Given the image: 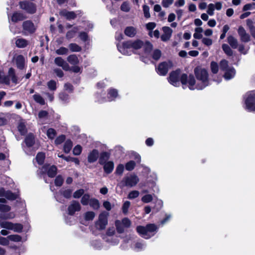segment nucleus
<instances>
[{
	"label": "nucleus",
	"mask_w": 255,
	"mask_h": 255,
	"mask_svg": "<svg viewBox=\"0 0 255 255\" xmlns=\"http://www.w3.org/2000/svg\"><path fill=\"white\" fill-rule=\"evenodd\" d=\"M117 47L119 51L124 55H130L134 50L143 48L144 51L145 58L144 56L141 57V60L144 63H147L150 57L149 53L152 49V45L149 42H146L145 43L140 40H128L123 43L122 44H118Z\"/></svg>",
	"instance_id": "f257e3e1"
},
{
	"label": "nucleus",
	"mask_w": 255,
	"mask_h": 255,
	"mask_svg": "<svg viewBox=\"0 0 255 255\" xmlns=\"http://www.w3.org/2000/svg\"><path fill=\"white\" fill-rule=\"evenodd\" d=\"M180 80L182 85L188 84L189 88L192 90L195 89V79L192 75L188 76L185 74H182L180 77V70L172 71L170 73L168 78V82L175 87L180 85Z\"/></svg>",
	"instance_id": "f03ea898"
},
{
	"label": "nucleus",
	"mask_w": 255,
	"mask_h": 255,
	"mask_svg": "<svg viewBox=\"0 0 255 255\" xmlns=\"http://www.w3.org/2000/svg\"><path fill=\"white\" fill-rule=\"evenodd\" d=\"M158 227L154 224H148L146 226H139L136 227L137 233L143 238L149 239L158 232Z\"/></svg>",
	"instance_id": "7ed1b4c3"
},
{
	"label": "nucleus",
	"mask_w": 255,
	"mask_h": 255,
	"mask_svg": "<svg viewBox=\"0 0 255 255\" xmlns=\"http://www.w3.org/2000/svg\"><path fill=\"white\" fill-rule=\"evenodd\" d=\"M194 73L197 79L200 81L202 84H198L195 88L198 90H202L205 88L207 85V70L206 68L200 66L196 67L194 69Z\"/></svg>",
	"instance_id": "20e7f679"
},
{
	"label": "nucleus",
	"mask_w": 255,
	"mask_h": 255,
	"mask_svg": "<svg viewBox=\"0 0 255 255\" xmlns=\"http://www.w3.org/2000/svg\"><path fill=\"white\" fill-rule=\"evenodd\" d=\"M139 181V179L135 174L128 173L123 177L118 185L122 189L125 187L131 188L136 186Z\"/></svg>",
	"instance_id": "39448f33"
},
{
	"label": "nucleus",
	"mask_w": 255,
	"mask_h": 255,
	"mask_svg": "<svg viewBox=\"0 0 255 255\" xmlns=\"http://www.w3.org/2000/svg\"><path fill=\"white\" fill-rule=\"evenodd\" d=\"M10 80L15 84L17 82V78L13 68H10L7 74H6L3 71H0V83L9 85Z\"/></svg>",
	"instance_id": "423d86ee"
},
{
	"label": "nucleus",
	"mask_w": 255,
	"mask_h": 255,
	"mask_svg": "<svg viewBox=\"0 0 255 255\" xmlns=\"http://www.w3.org/2000/svg\"><path fill=\"white\" fill-rule=\"evenodd\" d=\"M245 109L249 111H255V91L248 92L245 96Z\"/></svg>",
	"instance_id": "0eeeda50"
},
{
	"label": "nucleus",
	"mask_w": 255,
	"mask_h": 255,
	"mask_svg": "<svg viewBox=\"0 0 255 255\" xmlns=\"http://www.w3.org/2000/svg\"><path fill=\"white\" fill-rule=\"evenodd\" d=\"M20 8L26 12L33 14L36 11V5L35 3L27 0L21 1L19 2Z\"/></svg>",
	"instance_id": "6e6552de"
},
{
	"label": "nucleus",
	"mask_w": 255,
	"mask_h": 255,
	"mask_svg": "<svg viewBox=\"0 0 255 255\" xmlns=\"http://www.w3.org/2000/svg\"><path fill=\"white\" fill-rule=\"evenodd\" d=\"M108 213L106 212L101 213L99 216L98 220L96 223V228L99 230L104 229L108 224Z\"/></svg>",
	"instance_id": "1a4fd4ad"
},
{
	"label": "nucleus",
	"mask_w": 255,
	"mask_h": 255,
	"mask_svg": "<svg viewBox=\"0 0 255 255\" xmlns=\"http://www.w3.org/2000/svg\"><path fill=\"white\" fill-rule=\"evenodd\" d=\"M118 92L117 89L111 88L109 90L108 93L107 99H105L101 97V95L99 94H97V98L98 102L100 103L106 101H112L116 99L118 97Z\"/></svg>",
	"instance_id": "9d476101"
},
{
	"label": "nucleus",
	"mask_w": 255,
	"mask_h": 255,
	"mask_svg": "<svg viewBox=\"0 0 255 255\" xmlns=\"http://www.w3.org/2000/svg\"><path fill=\"white\" fill-rule=\"evenodd\" d=\"M39 173L41 174L47 173L49 177H53L56 174L57 168L54 165L49 166L48 165H45L40 169Z\"/></svg>",
	"instance_id": "9b49d317"
},
{
	"label": "nucleus",
	"mask_w": 255,
	"mask_h": 255,
	"mask_svg": "<svg viewBox=\"0 0 255 255\" xmlns=\"http://www.w3.org/2000/svg\"><path fill=\"white\" fill-rule=\"evenodd\" d=\"M171 66L170 62H163L160 63L156 69L157 73L161 76H165L168 72L169 69Z\"/></svg>",
	"instance_id": "f8f14e48"
},
{
	"label": "nucleus",
	"mask_w": 255,
	"mask_h": 255,
	"mask_svg": "<svg viewBox=\"0 0 255 255\" xmlns=\"http://www.w3.org/2000/svg\"><path fill=\"white\" fill-rule=\"evenodd\" d=\"M81 209L80 203L77 201L73 200L68 207V214L70 215H73L76 212L80 211Z\"/></svg>",
	"instance_id": "ddd939ff"
},
{
	"label": "nucleus",
	"mask_w": 255,
	"mask_h": 255,
	"mask_svg": "<svg viewBox=\"0 0 255 255\" xmlns=\"http://www.w3.org/2000/svg\"><path fill=\"white\" fill-rule=\"evenodd\" d=\"M54 63L58 66L62 67L65 71L70 70V66L68 63L61 57L55 58Z\"/></svg>",
	"instance_id": "4468645a"
},
{
	"label": "nucleus",
	"mask_w": 255,
	"mask_h": 255,
	"mask_svg": "<svg viewBox=\"0 0 255 255\" xmlns=\"http://www.w3.org/2000/svg\"><path fill=\"white\" fill-rule=\"evenodd\" d=\"M163 33L161 36V39L163 41H167L170 38L172 30L168 26H164L162 27Z\"/></svg>",
	"instance_id": "2eb2a0df"
},
{
	"label": "nucleus",
	"mask_w": 255,
	"mask_h": 255,
	"mask_svg": "<svg viewBox=\"0 0 255 255\" xmlns=\"http://www.w3.org/2000/svg\"><path fill=\"white\" fill-rule=\"evenodd\" d=\"M238 31L242 41L247 42L250 40L249 34L246 32V30L242 26L239 27Z\"/></svg>",
	"instance_id": "dca6fc26"
},
{
	"label": "nucleus",
	"mask_w": 255,
	"mask_h": 255,
	"mask_svg": "<svg viewBox=\"0 0 255 255\" xmlns=\"http://www.w3.org/2000/svg\"><path fill=\"white\" fill-rule=\"evenodd\" d=\"M14 60L16 63L17 67L19 69H23L25 66V58L21 55H15Z\"/></svg>",
	"instance_id": "f3484780"
},
{
	"label": "nucleus",
	"mask_w": 255,
	"mask_h": 255,
	"mask_svg": "<svg viewBox=\"0 0 255 255\" xmlns=\"http://www.w3.org/2000/svg\"><path fill=\"white\" fill-rule=\"evenodd\" d=\"M23 29L28 33H33L35 30L33 23L29 20L25 21L23 23Z\"/></svg>",
	"instance_id": "a211bd4d"
},
{
	"label": "nucleus",
	"mask_w": 255,
	"mask_h": 255,
	"mask_svg": "<svg viewBox=\"0 0 255 255\" xmlns=\"http://www.w3.org/2000/svg\"><path fill=\"white\" fill-rule=\"evenodd\" d=\"M99 156V152L97 149L92 150L88 154V161L90 163H93L97 161Z\"/></svg>",
	"instance_id": "6ab92c4d"
},
{
	"label": "nucleus",
	"mask_w": 255,
	"mask_h": 255,
	"mask_svg": "<svg viewBox=\"0 0 255 255\" xmlns=\"http://www.w3.org/2000/svg\"><path fill=\"white\" fill-rule=\"evenodd\" d=\"M124 33L129 37H133L137 33V29L133 26H127L125 29Z\"/></svg>",
	"instance_id": "aec40b11"
},
{
	"label": "nucleus",
	"mask_w": 255,
	"mask_h": 255,
	"mask_svg": "<svg viewBox=\"0 0 255 255\" xmlns=\"http://www.w3.org/2000/svg\"><path fill=\"white\" fill-rule=\"evenodd\" d=\"M224 72V77L227 80H229L233 78L236 74V71L235 69L232 67L228 68Z\"/></svg>",
	"instance_id": "412c9836"
},
{
	"label": "nucleus",
	"mask_w": 255,
	"mask_h": 255,
	"mask_svg": "<svg viewBox=\"0 0 255 255\" xmlns=\"http://www.w3.org/2000/svg\"><path fill=\"white\" fill-rule=\"evenodd\" d=\"M222 4L220 2L216 3H210L208 4V14L212 15L214 9L220 10L222 8Z\"/></svg>",
	"instance_id": "4be33fe9"
},
{
	"label": "nucleus",
	"mask_w": 255,
	"mask_h": 255,
	"mask_svg": "<svg viewBox=\"0 0 255 255\" xmlns=\"http://www.w3.org/2000/svg\"><path fill=\"white\" fill-rule=\"evenodd\" d=\"M110 156V154L108 152H102L99 154V162L101 165H104L108 162Z\"/></svg>",
	"instance_id": "5701e85b"
},
{
	"label": "nucleus",
	"mask_w": 255,
	"mask_h": 255,
	"mask_svg": "<svg viewBox=\"0 0 255 255\" xmlns=\"http://www.w3.org/2000/svg\"><path fill=\"white\" fill-rule=\"evenodd\" d=\"M25 18V17L22 13L15 12L12 14L11 20L12 22H16L18 21H21Z\"/></svg>",
	"instance_id": "b1692460"
},
{
	"label": "nucleus",
	"mask_w": 255,
	"mask_h": 255,
	"mask_svg": "<svg viewBox=\"0 0 255 255\" xmlns=\"http://www.w3.org/2000/svg\"><path fill=\"white\" fill-rule=\"evenodd\" d=\"M24 141L27 148L31 147L34 143V137L33 134L29 133L26 136Z\"/></svg>",
	"instance_id": "393cba45"
},
{
	"label": "nucleus",
	"mask_w": 255,
	"mask_h": 255,
	"mask_svg": "<svg viewBox=\"0 0 255 255\" xmlns=\"http://www.w3.org/2000/svg\"><path fill=\"white\" fill-rule=\"evenodd\" d=\"M15 43L18 48H23L28 44V41L24 38H18L15 40Z\"/></svg>",
	"instance_id": "a878e982"
},
{
	"label": "nucleus",
	"mask_w": 255,
	"mask_h": 255,
	"mask_svg": "<svg viewBox=\"0 0 255 255\" xmlns=\"http://www.w3.org/2000/svg\"><path fill=\"white\" fill-rule=\"evenodd\" d=\"M114 168V163L113 161H108L106 163L104 164V171L107 174L111 173L113 171Z\"/></svg>",
	"instance_id": "bb28decb"
},
{
	"label": "nucleus",
	"mask_w": 255,
	"mask_h": 255,
	"mask_svg": "<svg viewBox=\"0 0 255 255\" xmlns=\"http://www.w3.org/2000/svg\"><path fill=\"white\" fill-rule=\"evenodd\" d=\"M203 32V30L201 27H197L195 29V33L193 35V36L195 39H201L202 37ZM204 33L205 35H207V30H205L204 31Z\"/></svg>",
	"instance_id": "cd10ccee"
},
{
	"label": "nucleus",
	"mask_w": 255,
	"mask_h": 255,
	"mask_svg": "<svg viewBox=\"0 0 255 255\" xmlns=\"http://www.w3.org/2000/svg\"><path fill=\"white\" fill-rule=\"evenodd\" d=\"M228 42L230 45L234 49H236L238 47V41L236 38L234 37L233 36H229L227 38Z\"/></svg>",
	"instance_id": "c85d7f7f"
},
{
	"label": "nucleus",
	"mask_w": 255,
	"mask_h": 255,
	"mask_svg": "<svg viewBox=\"0 0 255 255\" xmlns=\"http://www.w3.org/2000/svg\"><path fill=\"white\" fill-rule=\"evenodd\" d=\"M67 60L68 62H69L71 64L76 65L78 64L79 62V60L77 56L75 54H72L69 55Z\"/></svg>",
	"instance_id": "c756f323"
},
{
	"label": "nucleus",
	"mask_w": 255,
	"mask_h": 255,
	"mask_svg": "<svg viewBox=\"0 0 255 255\" xmlns=\"http://www.w3.org/2000/svg\"><path fill=\"white\" fill-rule=\"evenodd\" d=\"M72 146L73 143L71 140L68 139L66 140L63 146V150L64 152L68 153L70 151Z\"/></svg>",
	"instance_id": "7c9ffc66"
},
{
	"label": "nucleus",
	"mask_w": 255,
	"mask_h": 255,
	"mask_svg": "<svg viewBox=\"0 0 255 255\" xmlns=\"http://www.w3.org/2000/svg\"><path fill=\"white\" fill-rule=\"evenodd\" d=\"M61 14L66 17L68 19H74L76 17V14L73 11L63 10L61 12Z\"/></svg>",
	"instance_id": "2f4dec72"
},
{
	"label": "nucleus",
	"mask_w": 255,
	"mask_h": 255,
	"mask_svg": "<svg viewBox=\"0 0 255 255\" xmlns=\"http://www.w3.org/2000/svg\"><path fill=\"white\" fill-rule=\"evenodd\" d=\"M78 30L79 29L77 27H74L72 29L67 32L66 35V38L68 39L73 38Z\"/></svg>",
	"instance_id": "473e14b6"
},
{
	"label": "nucleus",
	"mask_w": 255,
	"mask_h": 255,
	"mask_svg": "<svg viewBox=\"0 0 255 255\" xmlns=\"http://www.w3.org/2000/svg\"><path fill=\"white\" fill-rule=\"evenodd\" d=\"M34 100L41 105H44L45 104V100L43 97L39 94H36L33 96Z\"/></svg>",
	"instance_id": "72a5a7b5"
},
{
	"label": "nucleus",
	"mask_w": 255,
	"mask_h": 255,
	"mask_svg": "<svg viewBox=\"0 0 255 255\" xmlns=\"http://www.w3.org/2000/svg\"><path fill=\"white\" fill-rule=\"evenodd\" d=\"M89 204L95 210H97L100 207L99 201L95 198H91Z\"/></svg>",
	"instance_id": "f704fd0d"
},
{
	"label": "nucleus",
	"mask_w": 255,
	"mask_h": 255,
	"mask_svg": "<svg viewBox=\"0 0 255 255\" xmlns=\"http://www.w3.org/2000/svg\"><path fill=\"white\" fill-rule=\"evenodd\" d=\"M146 245L144 242H137L135 244L134 249L137 252H139L144 249Z\"/></svg>",
	"instance_id": "c9c22d12"
},
{
	"label": "nucleus",
	"mask_w": 255,
	"mask_h": 255,
	"mask_svg": "<svg viewBox=\"0 0 255 255\" xmlns=\"http://www.w3.org/2000/svg\"><path fill=\"white\" fill-rule=\"evenodd\" d=\"M48 88L52 91H55L57 89V83L53 80H51L47 82V84Z\"/></svg>",
	"instance_id": "e433bc0d"
},
{
	"label": "nucleus",
	"mask_w": 255,
	"mask_h": 255,
	"mask_svg": "<svg viewBox=\"0 0 255 255\" xmlns=\"http://www.w3.org/2000/svg\"><path fill=\"white\" fill-rule=\"evenodd\" d=\"M90 200V196L89 194H84L81 198V202L83 205H87L89 204Z\"/></svg>",
	"instance_id": "4c0bfd02"
},
{
	"label": "nucleus",
	"mask_w": 255,
	"mask_h": 255,
	"mask_svg": "<svg viewBox=\"0 0 255 255\" xmlns=\"http://www.w3.org/2000/svg\"><path fill=\"white\" fill-rule=\"evenodd\" d=\"M59 99L64 103L69 102V96L64 92H61L59 94Z\"/></svg>",
	"instance_id": "58836bf2"
},
{
	"label": "nucleus",
	"mask_w": 255,
	"mask_h": 255,
	"mask_svg": "<svg viewBox=\"0 0 255 255\" xmlns=\"http://www.w3.org/2000/svg\"><path fill=\"white\" fill-rule=\"evenodd\" d=\"M60 193L66 198H70L71 197L72 193V190L70 189H67L65 190H61Z\"/></svg>",
	"instance_id": "ea45409f"
},
{
	"label": "nucleus",
	"mask_w": 255,
	"mask_h": 255,
	"mask_svg": "<svg viewBox=\"0 0 255 255\" xmlns=\"http://www.w3.org/2000/svg\"><path fill=\"white\" fill-rule=\"evenodd\" d=\"M46 134L49 139H53L56 135V131L54 129L50 128L47 130Z\"/></svg>",
	"instance_id": "a19ab883"
},
{
	"label": "nucleus",
	"mask_w": 255,
	"mask_h": 255,
	"mask_svg": "<svg viewBox=\"0 0 255 255\" xmlns=\"http://www.w3.org/2000/svg\"><path fill=\"white\" fill-rule=\"evenodd\" d=\"M69 48L72 52H80L81 50V47L76 43H70Z\"/></svg>",
	"instance_id": "79ce46f5"
},
{
	"label": "nucleus",
	"mask_w": 255,
	"mask_h": 255,
	"mask_svg": "<svg viewBox=\"0 0 255 255\" xmlns=\"http://www.w3.org/2000/svg\"><path fill=\"white\" fill-rule=\"evenodd\" d=\"M3 197H5L7 199L13 200L16 198L17 196L9 191H5Z\"/></svg>",
	"instance_id": "37998d69"
},
{
	"label": "nucleus",
	"mask_w": 255,
	"mask_h": 255,
	"mask_svg": "<svg viewBox=\"0 0 255 255\" xmlns=\"http://www.w3.org/2000/svg\"><path fill=\"white\" fill-rule=\"evenodd\" d=\"M95 217V214L94 212L88 211L85 213L84 215L85 219L86 221H91L94 219Z\"/></svg>",
	"instance_id": "c03bdc74"
},
{
	"label": "nucleus",
	"mask_w": 255,
	"mask_h": 255,
	"mask_svg": "<svg viewBox=\"0 0 255 255\" xmlns=\"http://www.w3.org/2000/svg\"><path fill=\"white\" fill-rule=\"evenodd\" d=\"M45 159V154L43 153H38L36 157V160L39 164H42Z\"/></svg>",
	"instance_id": "a18cd8bd"
},
{
	"label": "nucleus",
	"mask_w": 255,
	"mask_h": 255,
	"mask_svg": "<svg viewBox=\"0 0 255 255\" xmlns=\"http://www.w3.org/2000/svg\"><path fill=\"white\" fill-rule=\"evenodd\" d=\"M0 226L2 228L11 230V229H12L13 223L9 222L4 221L0 223Z\"/></svg>",
	"instance_id": "49530a36"
},
{
	"label": "nucleus",
	"mask_w": 255,
	"mask_h": 255,
	"mask_svg": "<svg viewBox=\"0 0 255 255\" xmlns=\"http://www.w3.org/2000/svg\"><path fill=\"white\" fill-rule=\"evenodd\" d=\"M139 192L137 190H132L129 192L128 195V198L129 199H134L138 197Z\"/></svg>",
	"instance_id": "de8ad7c7"
},
{
	"label": "nucleus",
	"mask_w": 255,
	"mask_h": 255,
	"mask_svg": "<svg viewBox=\"0 0 255 255\" xmlns=\"http://www.w3.org/2000/svg\"><path fill=\"white\" fill-rule=\"evenodd\" d=\"M23 229V226L20 224H13L12 226V229L11 230L15 232L20 233L21 232Z\"/></svg>",
	"instance_id": "09e8293b"
},
{
	"label": "nucleus",
	"mask_w": 255,
	"mask_h": 255,
	"mask_svg": "<svg viewBox=\"0 0 255 255\" xmlns=\"http://www.w3.org/2000/svg\"><path fill=\"white\" fill-rule=\"evenodd\" d=\"M135 166V162L132 160H130L126 163L125 168L127 170L131 171L134 169Z\"/></svg>",
	"instance_id": "8fccbe9b"
},
{
	"label": "nucleus",
	"mask_w": 255,
	"mask_h": 255,
	"mask_svg": "<svg viewBox=\"0 0 255 255\" xmlns=\"http://www.w3.org/2000/svg\"><path fill=\"white\" fill-rule=\"evenodd\" d=\"M55 52L58 55H66L68 52V49L64 47H61L58 49H57Z\"/></svg>",
	"instance_id": "3c124183"
},
{
	"label": "nucleus",
	"mask_w": 255,
	"mask_h": 255,
	"mask_svg": "<svg viewBox=\"0 0 255 255\" xmlns=\"http://www.w3.org/2000/svg\"><path fill=\"white\" fill-rule=\"evenodd\" d=\"M222 48L225 53L228 56H231L233 54L232 50L230 47L226 44H224L222 45Z\"/></svg>",
	"instance_id": "603ef678"
},
{
	"label": "nucleus",
	"mask_w": 255,
	"mask_h": 255,
	"mask_svg": "<svg viewBox=\"0 0 255 255\" xmlns=\"http://www.w3.org/2000/svg\"><path fill=\"white\" fill-rule=\"evenodd\" d=\"M18 131L21 134H24L26 132V129L25 124L23 122L19 123L18 126Z\"/></svg>",
	"instance_id": "864d4df0"
},
{
	"label": "nucleus",
	"mask_w": 255,
	"mask_h": 255,
	"mask_svg": "<svg viewBox=\"0 0 255 255\" xmlns=\"http://www.w3.org/2000/svg\"><path fill=\"white\" fill-rule=\"evenodd\" d=\"M8 240L13 242H20L21 240V237L18 235H9L7 237Z\"/></svg>",
	"instance_id": "5fc2aeb1"
},
{
	"label": "nucleus",
	"mask_w": 255,
	"mask_h": 255,
	"mask_svg": "<svg viewBox=\"0 0 255 255\" xmlns=\"http://www.w3.org/2000/svg\"><path fill=\"white\" fill-rule=\"evenodd\" d=\"M121 9L123 11L128 12L130 9L128 2L127 1L124 2L121 6Z\"/></svg>",
	"instance_id": "6e6d98bb"
},
{
	"label": "nucleus",
	"mask_w": 255,
	"mask_h": 255,
	"mask_svg": "<svg viewBox=\"0 0 255 255\" xmlns=\"http://www.w3.org/2000/svg\"><path fill=\"white\" fill-rule=\"evenodd\" d=\"M79 36L80 38L84 42H89L90 39L86 32H82L79 33Z\"/></svg>",
	"instance_id": "4d7b16f0"
},
{
	"label": "nucleus",
	"mask_w": 255,
	"mask_h": 255,
	"mask_svg": "<svg viewBox=\"0 0 255 255\" xmlns=\"http://www.w3.org/2000/svg\"><path fill=\"white\" fill-rule=\"evenodd\" d=\"M230 67L228 66V62L227 60L224 59L220 62V68L222 70L225 71L227 69Z\"/></svg>",
	"instance_id": "13d9d810"
},
{
	"label": "nucleus",
	"mask_w": 255,
	"mask_h": 255,
	"mask_svg": "<svg viewBox=\"0 0 255 255\" xmlns=\"http://www.w3.org/2000/svg\"><path fill=\"white\" fill-rule=\"evenodd\" d=\"M152 199V196L150 194H146L141 198V201L145 203L150 202Z\"/></svg>",
	"instance_id": "bf43d9fd"
},
{
	"label": "nucleus",
	"mask_w": 255,
	"mask_h": 255,
	"mask_svg": "<svg viewBox=\"0 0 255 255\" xmlns=\"http://www.w3.org/2000/svg\"><path fill=\"white\" fill-rule=\"evenodd\" d=\"M161 53L160 50L158 49H155V50H154L152 54V57L155 60H158L161 57Z\"/></svg>",
	"instance_id": "052dcab7"
},
{
	"label": "nucleus",
	"mask_w": 255,
	"mask_h": 255,
	"mask_svg": "<svg viewBox=\"0 0 255 255\" xmlns=\"http://www.w3.org/2000/svg\"><path fill=\"white\" fill-rule=\"evenodd\" d=\"M130 205V203L128 201H126L124 202L123 207H122V210L123 212L125 214H127L128 212V208L129 207Z\"/></svg>",
	"instance_id": "680f3d73"
},
{
	"label": "nucleus",
	"mask_w": 255,
	"mask_h": 255,
	"mask_svg": "<svg viewBox=\"0 0 255 255\" xmlns=\"http://www.w3.org/2000/svg\"><path fill=\"white\" fill-rule=\"evenodd\" d=\"M115 225L117 228V230L118 233H122L124 232V230L123 227L122 226L121 222L119 220H117L115 222Z\"/></svg>",
	"instance_id": "e2e57ef3"
},
{
	"label": "nucleus",
	"mask_w": 255,
	"mask_h": 255,
	"mask_svg": "<svg viewBox=\"0 0 255 255\" xmlns=\"http://www.w3.org/2000/svg\"><path fill=\"white\" fill-rule=\"evenodd\" d=\"M84 194V189H79V190L76 191L73 193V196L74 198H79L82 196H83Z\"/></svg>",
	"instance_id": "0e129e2a"
},
{
	"label": "nucleus",
	"mask_w": 255,
	"mask_h": 255,
	"mask_svg": "<svg viewBox=\"0 0 255 255\" xmlns=\"http://www.w3.org/2000/svg\"><path fill=\"white\" fill-rule=\"evenodd\" d=\"M11 209V207L5 204H1L0 205V211L2 213L9 212Z\"/></svg>",
	"instance_id": "69168bd1"
},
{
	"label": "nucleus",
	"mask_w": 255,
	"mask_h": 255,
	"mask_svg": "<svg viewBox=\"0 0 255 255\" xmlns=\"http://www.w3.org/2000/svg\"><path fill=\"white\" fill-rule=\"evenodd\" d=\"M124 171V166L123 164H120L118 165L116 168L115 173L118 175H122Z\"/></svg>",
	"instance_id": "338daca9"
},
{
	"label": "nucleus",
	"mask_w": 255,
	"mask_h": 255,
	"mask_svg": "<svg viewBox=\"0 0 255 255\" xmlns=\"http://www.w3.org/2000/svg\"><path fill=\"white\" fill-rule=\"evenodd\" d=\"M82 148L81 145H77L73 149V153L75 155H79L82 152Z\"/></svg>",
	"instance_id": "774afa93"
}]
</instances>
